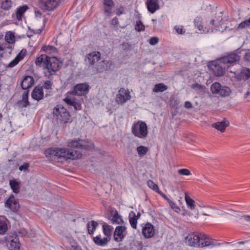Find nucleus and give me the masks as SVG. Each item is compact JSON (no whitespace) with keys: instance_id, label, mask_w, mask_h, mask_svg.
Returning <instances> with one entry per match:
<instances>
[{"instance_id":"nucleus-36","label":"nucleus","mask_w":250,"mask_h":250,"mask_svg":"<svg viewBox=\"0 0 250 250\" xmlns=\"http://www.w3.org/2000/svg\"><path fill=\"white\" fill-rule=\"evenodd\" d=\"M231 92L230 88L227 86H221L218 95L222 97H227L229 95Z\"/></svg>"},{"instance_id":"nucleus-43","label":"nucleus","mask_w":250,"mask_h":250,"mask_svg":"<svg viewBox=\"0 0 250 250\" xmlns=\"http://www.w3.org/2000/svg\"><path fill=\"white\" fill-rule=\"evenodd\" d=\"M147 185L150 188L156 192H158L160 190L158 186L151 180H149L147 182Z\"/></svg>"},{"instance_id":"nucleus-11","label":"nucleus","mask_w":250,"mask_h":250,"mask_svg":"<svg viewBox=\"0 0 250 250\" xmlns=\"http://www.w3.org/2000/svg\"><path fill=\"white\" fill-rule=\"evenodd\" d=\"M126 227L125 226H119L116 227L114 232V240L120 242L123 241L127 234Z\"/></svg>"},{"instance_id":"nucleus-38","label":"nucleus","mask_w":250,"mask_h":250,"mask_svg":"<svg viewBox=\"0 0 250 250\" xmlns=\"http://www.w3.org/2000/svg\"><path fill=\"white\" fill-rule=\"evenodd\" d=\"M167 88V87L166 85H165L164 83H161L156 84L154 88H153V91L155 92H163L165 90H166Z\"/></svg>"},{"instance_id":"nucleus-35","label":"nucleus","mask_w":250,"mask_h":250,"mask_svg":"<svg viewBox=\"0 0 250 250\" xmlns=\"http://www.w3.org/2000/svg\"><path fill=\"white\" fill-rule=\"evenodd\" d=\"M60 3L59 0H48V11L53 10Z\"/></svg>"},{"instance_id":"nucleus-32","label":"nucleus","mask_w":250,"mask_h":250,"mask_svg":"<svg viewBox=\"0 0 250 250\" xmlns=\"http://www.w3.org/2000/svg\"><path fill=\"white\" fill-rule=\"evenodd\" d=\"M98 226V223L97 222L94 221H91L88 223L87 225V230L89 234H92L94 233L97 227Z\"/></svg>"},{"instance_id":"nucleus-12","label":"nucleus","mask_w":250,"mask_h":250,"mask_svg":"<svg viewBox=\"0 0 250 250\" xmlns=\"http://www.w3.org/2000/svg\"><path fill=\"white\" fill-rule=\"evenodd\" d=\"M131 99L130 92L128 90L121 88L116 95V101L119 104H123Z\"/></svg>"},{"instance_id":"nucleus-44","label":"nucleus","mask_w":250,"mask_h":250,"mask_svg":"<svg viewBox=\"0 0 250 250\" xmlns=\"http://www.w3.org/2000/svg\"><path fill=\"white\" fill-rule=\"evenodd\" d=\"M28 8V7L25 5L18 7L17 9L16 16H22Z\"/></svg>"},{"instance_id":"nucleus-34","label":"nucleus","mask_w":250,"mask_h":250,"mask_svg":"<svg viewBox=\"0 0 250 250\" xmlns=\"http://www.w3.org/2000/svg\"><path fill=\"white\" fill-rule=\"evenodd\" d=\"M7 230V225L5 218L0 217V234H4Z\"/></svg>"},{"instance_id":"nucleus-2","label":"nucleus","mask_w":250,"mask_h":250,"mask_svg":"<svg viewBox=\"0 0 250 250\" xmlns=\"http://www.w3.org/2000/svg\"><path fill=\"white\" fill-rule=\"evenodd\" d=\"M48 154L58 158H63L66 160L79 159L82 157V154L80 151L69 150L66 148H48V159L49 158Z\"/></svg>"},{"instance_id":"nucleus-19","label":"nucleus","mask_w":250,"mask_h":250,"mask_svg":"<svg viewBox=\"0 0 250 250\" xmlns=\"http://www.w3.org/2000/svg\"><path fill=\"white\" fill-rule=\"evenodd\" d=\"M63 101L68 105L73 106L76 110L82 109L81 104L79 102L76 101L74 99L68 97L67 94L66 97L63 99Z\"/></svg>"},{"instance_id":"nucleus-46","label":"nucleus","mask_w":250,"mask_h":250,"mask_svg":"<svg viewBox=\"0 0 250 250\" xmlns=\"http://www.w3.org/2000/svg\"><path fill=\"white\" fill-rule=\"evenodd\" d=\"M135 29L137 32L144 31L145 29V25L141 21H136L135 25Z\"/></svg>"},{"instance_id":"nucleus-7","label":"nucleus","mask_w":250,"mask_h":250,"mask_svg":"<svg viewBox=\"0 0 250 250\" xmlns=\"http://www.w3.org/2000/svg\"><path fill=\"white\" fill-rule=\"evenodd\" d=\"M62 62L55 57H48V72L50 74H54L62 67Z\"/></svg>"},{"instance_id":"nucleus-55","label":"nucleus","mask_w":250,"mask_h":250,"mask_svg":"<svg viewBox=\"0 0 250 250\" xmlns=\"http://www.w3.org/2000/svg\"><path fill=\"white\" fill-rule=\"evenodd\" d=\"M29 167V165L28 163H24L19 167V170L21 171H26Z\"/></svg>"},{"instance_id":"nucleus-41","label":"nucleus","mask_w":250,"mask_h":250,"mask_svg":"<svg viewBox=\"0 0 250 250\" xmlns=\"http://www.w3.org/2000/svg\"><path fill=\"white\" fill-rule=\"evenodd\" d=\"M12 2L10 0H3L1 3V7L5 10H8L11 7Z\"/></svg>"},{"instance_id":"nucleus-1","label":"nucleus","mask_w":250,"mask_h":250,"mask_svg":"<svg viewBox=\"0 0 250 250\" xmlns=\"http://www.w3.org/2000/svg\"><path fill=\"white\" fill-rule=\"evenodd\" d=\"M185 242L190 246L203 248L213 245V242L204 233H191L185 237Z\"/></svg>"},{"instance_id":"nucleus-58","label":"nucleus","mask_w":250,"mask_h":250,"mask_svg":"<svg viewBox=\"0 0 250 250\" xmlns=\"http://www.w3.org/2000/svg\"><path fill=\"white\" fill-rule=\"evenodd\" d=\"M67 250H82L81 247L78 245L77 246H73V248H68Z\"/></svg>"},{"instance_id":"nucleus-57","label":"nucleus","mask_w":250,"mask_h":250,"mask_svg":"<svg viewBox=\"0 0 250 250\" xmlns=\"http://www.w3.org/2000/svg\"><path fill=\"white\" fill-rule=\"evenodd\" d=\"M157 193L159 194L164 199L167 200L168 203L169 202V201L171 200L166 196V194L162 192L160 190H159Z\"/></svg>"},{"instance_id":"nucleus-49","label":"nucleus","mask_w":250,"mask_h":250,"mask_svg":"<svg viewBox=\"0 0 250 250\" xmlns=\"http://www.w3.org/2000/svg\"><path fill=\"white\" fill-rule=\"evenodd\" d=\"M168 204L171 208L176 212L179 213L181 209L173 201L171 200L169 201Z\"/></svg>"},{"instance_id":"nucleus-48","label":"nucleus","mask_w":250,"mask_h":250,"mask_svg":"<svg viewBox=\"0 0 250 250\" xmlns=\"http://www.w3.org/2000/svg\"><path fill=\"white\" fill-rule=\"evenodd\" d=\"M66 239L67 241L69 243V244L70 245V247L69 248H73V246H77L79 245L77 244V243L76 242V241L72 238L71 236H66Z\"/></svg>"},{"instance_id":"nucleus-14","label":"nucleus","mask_w":250,"mask_h":250,"mask_svg":"<svg viewBox=\"0 0 250 250\" xmlns=\"http://www.w3.org/2000/svg\"><path fill=\"white\" fill-rule=\"evenodd\" d=\"M108 218L113 224L122 225L124 223L122 216L115 209H110Z\"/></svg>"},{"instance_id":"nucleus-52","label":"nucleus","mask_w":250,"mask_h":250,"mask_svg":"<svg viewBox=\"0 0 250 250\" xmlns=\"http://www.w3.org/2000/svg\"><path fill=\"white\" fill-rule=\"evenodd\" d=\"M102 66L104 67V69L107 70L108 68H110V65H112V62L110 61H103L102 62Z\"/></svg>"},{"instance_id":"nucleus-31","label":"nucleus","mask_w":250,"mask_h":250,"mask_svg":"<svg viewBox=\"0 0 250 250\" xmlns=\"http://www.w3.org/2000/svg\"><path fill=\"white\" fill-rule=\"evenodd\" d=\"M185 201L186 202L188 208L191 210H193L195 208V202L189 196H188L187 193H185Z\"/></svg>"},{"instance_id":"nucleus-56","label":"nucleus","mask_w":250,"mask_h":250,"mask_svg":"<svg viewBox=\"0 0 250 250\" xmlns=\"http://www.w3.org/2000/svg\"><path fill=\"white\" fill-rule=\"evenodd\" d=\"M205 208L208 210L207 211L209 213H212L214 211L217 210L216 208L210 206H207L205 207Z\"/></svg>"},{"instance_id":"nucleus-13","label":"nucleus","mask_w":250,"mask_h":250,"mask_svg":"<svg viewBox=\"0 0 250 250\" xmlns=\"http://www.w3.org/2000/svg\"><path fill=\"white\" fill-rule=\"evenodd\" d=\"M89 90V85L86 83L78 84L74 87L73 90L67 92V94H73L78 96H83L86 95Z\"/></svg>"},{"instance_id":"nucleus-47","label":"nucleus","mask_w":250,"mask_h":250,"mask_svg":"<svg viewBox=\"0 0 250 250\" xmlns=\"http://www.w3.org/2000/svg\"><path fill=\"white\" fill-rule=\"evenodd\" d=\"M174 29L178 34L183 35L186 32V30L183 25H176Z\"/></svg>"},{"instance_id":"nucleus-26","label":"nucleus","mask_w":250,"mask_h":250,"mask_svg":"<svg viewBox=\"0 0 250 250\" xmlns=\"http://www.w3.org/2000/svg\"><path fill=\"white\" fill-rule=\"evenodd\" d=\"M93 240L97 245L100 246H105L109 241L108 240V238H105V237L102 238L101 235L94 237L93 238Z\"/></svg>"},{"instance_id":"nucleus-63","label":"nucleus","mask_w":250,"mask_h":250,"mask_svg":"<svg viewBox=\"0 0 250 250\" xmlns=\"http://www.w3.org/2000/svg\"><path fill=\"white\" fill-rule=\"evenodd\" d=\"M50 85V82H49V81H48V84H47V85H48V89H49V88Z\"/></svg>"},{"instance_id":"nucleus-60","label":"nucleus","mask_w":250,"mask_h":250,"mask_svg":"<svg viewBox=\"0 0 250 250\" xmlns=\"http://www.w3.org/2000/svg\"><path fill=\"white\" fill-rule=\"evenodd\" d=\"M192 106V104L190 102L187 101L185 103V107L187 108H191Z\"/></svg>"},{"instance_id":"nucleus-25","label":"nucleus","mask_w":250,"mask_h":250,"mask_svg":"<svg viewBox=\"0 0 250 250\" xmlns=\"http://www.w3.org/2000/svg\"><path fill=\"white\" fill-rule=\"evenodd\" d=\"M146 5L148 11L152 14L159 8L158 0H147Z\"/></svg>"},{"instance_id":"nucleus-39","label":"nucleus","mask_w":250,"mask_h":250,"mask_svg":"<svg viewBox=\"0 0 250 250\" xmlns=\"http://www.w3.org/2000/svg\"><path fill=\"white\" fill-rule=\"evenodd\" d=\"M20 104L22 107H26L29 104L28 101V91H25L23 93L22 100L20 102Z\"/></svg>"},{"instance_id":"nucleus-64","label":"nucleus","mask_w":250,"mask_h":250,"mask_svg":"<svg viewBox=\"0 0 250 250\" xmlns=\"http://www.w3.org/2000/svg\"><path fill=\"white\" fill-rule=\"evenodd\" d=\"M46 49H47V48H46V46H44V47H43V48H42V50H43V51H46Z\"/></svg>"},{"instance_id":"nucleus-21","label":"nucleus","mask_w":250,"mask_h":250,"mask_svg":"<svg viewBox=\"0 0 250 250\" xmlns=\"http://www.w3.org/2000/svg\"><path fill=\"white\" fill-rule=\"evenodd\" d=\"M25 54L26 50H22L17 55V56L9 63V64H8V66L9 67H13L16 65L20 61L22 60L24 58V57L25 56Z\"/></svg>"},{"instance_id":"nucleus-59","label":"nucleus","mask_w":250,"mask_h":250,"mask_svg":"<svg viewBox=\"0 0 250 250\" xmlns=\"http://www.w3.org/2000/svg\"><path fill=\"white\" fill-rule=\"evenodd\" d=\"M242 218L246 222L250 223V215H244L242 216Z\"/></svg>"},{"instance_id":"nucleus-30","label":"nucleus","mask_w":250,"mask_h":250,"mask_svg":"<svg viewBox=\"0 0 250 250\" xmlns=\"http://www.w3.org/2000/svg\"><path fill=\"white\" fill-rule=\"evenodd\" d=\"M103 3L105 12L110 14L111 10L114 6V2L113 0H104Z\"/></svg>"},{"instance_id":"nucleus-62","label":"nucleus","mask_w":250,"mask_h":250,"mask_svg":"<svg viewBox=\"0 0 250 250\" xmlns=\"http://www.w3.org/2000/svg\"><path fill=\"white\" fill-rule=\"evenodd\" d=\"M47 47H48V50H49V49L52 50L53 48V47L52 46H50V45H48Z\"/></svg>"},{"instance_id":"nucleus-4","label":"nucleus","mask_w":250,"mask_h":250,"mask_svg":"<svg viewBox=\"0 0 250 250\" xmlns=\"http://www.w3.org/2000/svg\"><path fill=\"white\" fill-rule=\"evenodd\" d=\"M66 146L69 148H78L84 150H92L94 148L93 144L83 139L72 140L67 142Z\"/></svg>"},{"instance_id":"nucleus-10","label":"nucleus","mask_w":250,"mask_h":250,"mask_svg":"<svg viewBox=\"0 0 250 250\" xmlns=\"http://www.w3.org/2000/svg\"><path fill=\"white\" fill-rule=\"evenodd\" d=\"M240 56L235 53H230L227 56H224L220 59V62L223 63L227 68L234 65L236 62L239 61Z\"/></svg>"},{"instance_id":"nucleus-33","label":"nucleus","mask_w":250,"mask_h":250,"mask_svg":"<svg viewBox=\"0 0 250 250\" xmlns=\"http://www.w3.org/2000/svg\"><path fill=\"white\" fill-rule=\"evenodd\" d=\"M5 41L9 43H14L15 42V36L12 31L6 32L5 36Z\"/></svg>"},{"instance_id":"nucleus-23","label":"nucleus","mask_w":250,"mask_h":250,"mask_svg":"<svg viewBox=\"0 0 250 250\" xmlns=\"http://www.w3.org/2000/svg\"><path fill=\"white\" fill-rule=\"evenodd\" d=\"M43 97V88L42 87H36L32 93V97L37 101L42 99Z\"/></svg>"},{"instance_id":"nucleus-45","label":"nucleus","mask_w":250,"mask_h":250,"mask_svg":"<svg viewBox=\"0 0 250 250\" xmlns=\"http://www.w3.org/2000/svg\"><path fill=\"white\" fill-rule=\"evenodd\" d=\"M250 26V17L248 20H245L241 22L238 25L237 29H242L247 28Z\"/></svg>"},{"instance_id":"nucleus-27","label":"nucleus","mask_w":250,"mask_h":250,"mask_svg":"<svg viewBox=\"0 0 250 250\" xmlns=\"http://www.w3.org/2000/svg\"><path fill=\"white\" fill-rule=\"evenodd\" d=\"M113 229V227L106 223H104L103 225L104 234L105 236V238H108V240H110V239Z\"/></svg>"},{"instance_id":"nucleus-5","label":"nucleus","mask_w":250,"mask_h":250,"mask_svg":"<svg viewBox=\"0 0 250 250\" xmlns=\"http://www.w3.org/2000/svg\"><path fill=\"white\" fill-rule=\"evenodd\" d=\"M53 112L57 119L62 122L66 124L72 122L70 113L63 106L57 105L54 108Z\"/></svg>"},{"instance_id":"nucleus-9","label":"nucleus","mask_w":250,"mask_h":250,"mask_svg":"<svg viewBox=\"0 0 250 250\" xmlns=\"http://www.w3.org/2000/svg\"><path fill=\"white\" fill-rule=\"evenodd\" d=\"M141 227L142 235L145 238H151L155 235V227L151 223L149 222L143 223L141 224Z\"/></svg>"},{"instance_id":"nucleus-51","label":"nucleus","mask_w":250,"mask_h":250,"mask_svg":"<svg viewBox=\"0 0 250 250\" xmlns=\"http://www.w3.org/2000/svg\"><path fill=\"white\" fill-rule=\"evenodd\" d=\"M125 8L124 6L122 5H119L117 6L116 9V14L118 15L123 14L124 13Z\"/></svg>"},{"instance_id":"nucleus-29","label":"nucleus","mask_w":250,"mask_h":250,"mask_svg":"<svg viewBox=\"0 0 250 250\" xmlns=\"http://www.w3.org/2000/svg\"><path fill=\"white\" fill-rule=\"evenodd\" d=\"M20 182L15 180H11L9 181V185L13 192L18 193L20 191Z\"/></svg>"},{"instance_id":"nucleus-20","label":"nucleus","mask_w":250,"mask_h":250,"mask_svg":"<svg viewBox=\"0 0 250 250\" xmlns=\"http://www.w3.org/2000/svg\"><path fill=\"white\" fill-rule=\"evenodd\" d=\"M194 24L195 26L198 28L200 31V33H208L209 32V29L204 27L202 19L200 17H197L194 20Z\"/></svg>"},{"instance_id":"nucleus-22","label":"nucleus","mask_w":250,"mask_h":250,"mask_svg":"<svg viewBox=\"0 0 250 250\" xmlns=\"http://www.w3.org/2000/svg\"><path fill=\"white\" fill-rule=\"evenodd\" d=\"M34 83V79L32 77L25 76L21 82V86L23 89H27L32 86Z\"/></svg>"},{"instance_id":"nucleus-61","label":"nucleus","mask_w":250,"mask_h":250,"mask_svg":"<svg viewBox=\"0 0 250 250\" xmlns=\"http://www.w3.org/2000/svg\"><path fill=\"white\" fill-rule=\"evenodd\" d=\"M112 23H113V24H117L118 20H117V19L116 18H114L112 20Z\"/></svg>"},{"instance_id":"nucleus-50","label":"nucleus","mask_w":250,"mask_h":250,"mask_svg":"<svg viewBox=\"0 0 250 250\" xmlns=\"http://www.w3.org/2000/svg\"><path fill=\"white\" fill-rule=\"evenodd\" d=\"M178 173L181 175L188 176L191 174L190 171L187 168H182L178 170Z\"/></svg>"},{"instance_id":"nucleus-28","label":"nucleus","mask_w":250,"mask_h":250,"mask_svg":"<svg viewBox=\"0 0 250 250\" xmlns=\"http://www.w3.org/2000/svg\"><path fill=\"white\" fill-rule=\"evenodd\" d=\"M237 77L240 80H248L250 77V69L247 68H243Z\"/></svg>"},{"instance_id":"nucleus-6","label":"nucleus","mask_w":250,"mask_h":250,"mask_svg":"<svg viewBox=\"0 0 250 250\" xmlns=\"http://www.w3.org/2000/svg\"><path fill=\"white\" fill-rule=\"evenodd\" d=\"M5 242L9 250H20L21 246L18 236L15 233L6 235Z\"/></svg>"},{"instance_id":"nucleus-16","label":"nucleus","mask_w":250,"mask_h":250,"mask_svg":"<svg viewBox=\"0 0 250 250\" xmlns=\"http://www.w3.org/2000/svg\"><path fill=\"white\" fill-rule=\"evenodd\" d=\"M5 206L13 211H17L19 208L18 200L13 195H11L6 200Z\"/></svg>"},{"instance_id":"nucleus-18","label":"nucleus","mask_w":250,"mask_h":250,"mask_svg":"<svg viewBox=\"0 0 250 250\" xmlns=\"http://www.w3.org/2000/svg\"><path fill=\"white\" fill-rule=\"evenodd\" d=\"M36 66L43 69H47V54H41L35 61Z\"/></svg>"},{"instance_id":"nucleus-17","label":"nucleus","mask_w":250,"mask_h":250,"mask_svg":"<svg viewBox=\"0 0 250 250\" xmlns=\"http://www.w3.org/2000/svg\"><path fill=\"white\" fill-rule=\"evenodd\" d=\"M86 58L90 65L94 64L101 58V53L98 51H93L87 55Z\"/></svg>"},{"instance_id":"nucleus-15","label":"nucleus","mask_w":250,"mask_h":250,"mask_svg":"<svg viewBox=\"0 0 250 250\" xmlns=\"http://www.w3.org/2000/svg\"><path fill=\"white\" fill-rule=\"evenodd\" d=\"M226 21L223 20L222 17H215V19L210 21V23L214 26V28L219 31H223L226 27Z\"/></svg>"},{"instance_id":"nucleus-37","label":"nucleus","mask_w":250,"mask_h":250,"mask_svg":"<svg viewBox=\"0 0 250 250\" xmlns=\"http://www.w3.org/2000/svg\"><path fill=\"white\" fill-rule=\"evenodd\" d=\"M136 151L138 154L139 156L142 157L146 154L148 151V148L147 147L140 146L137 147Z\"/></svg>"},{"instance_id":"nucleus-40","label":"nucleus","mask_w":250,"mask_h":250,"mask_svg":"<svg viewBox=\"0 0 250 250\" xmlns=\"http://www.w3.org/2000/svg\"><path fill=\"white\" fill-rule=\"evenodd\" d=\"M221 86H222L219 83H214L212 84L210 87V90L212 93L218 94Z\"/></svg>"},{"instance_id":"nucleus-8","label":"nucleus","mask_w":250,"mask_h":250,"mask_svg":"<svg viewBox=\"0 0 250 250\" xmlns=\"http://www.w3.org/2000/svg\"><path fill=\"white\" fill-rule=\"evenodd\" d=\"M210 69L216 76H221L225 73V69L227 66L220 62V59L216 61H212L208 64Z\"/></svg>"},{"instance_id":"nucleus-24","label":"nucleus","mask_w":250,"mask_h":250,"mask_svg":"<svg viewBox=\"0 0 250 250\" xmlns=\"http://www.w3.org/2000/svg\"><path fill=\"white\" fill-rule=\"evenodd\" d=\"M229 123L227 121H223L214 123L212 125V127L216 129L223 132L225 131L226 127L229 125Z\"/></svg>"},{"instance_id":"nucleus-54","label":"nucleus","mask_w":250,"mask_h":250,"mask_svg":"<svg viewBox=\"0 0 250 250\" xmlns=\"http://www.w3.org/2000/svg\"><path fill=\"white\" fill-rule=\"evenodd\" d=\"M244 59L245 61L250 62V49L245 53L244 56Z\"/></svg>"},{"instance_id":"nucleus-42","label":"nucleus","mask_w":250,"mask_h":250,"mask_svg":"<svg viewBox=\"0 0 250 250\" xmlns=\"http://www.w3.org/2000/svg\"><path fill=\"white\" fill-rule=\"evenodd\" d=\"M129 222L131 227L134 229H136L137 225V218H136L135 213L133 214V216L132 217H130V215H129Z\"/></svg>"},{"instance_id":"nucleus-3","label":"nucleus","mask_w":250,"mask_h":250,"mask_svg":"<svg viewBox=\"0 0 250 250\" xmlns=\"http://www.w3.org/2000/svg\"><path fill=\"white\" fill-rule=\"evenodd\" d=\"M131 132L135 137L140 139H144L148 135L147 126L145 122L139 121L132 125Z\"/></svg>"},{"instance_id":"nucleus-53","label":"nucleus","mask_w":250,"mask_h":250,"mask_svg":"<svg viewBox=\"0 0 250 250\" xmlns=\"http://www.w3.org/2000/svg\"><path fill=\"white\" fill-rule=\"evenodd\" d=\"M158 42L159 38L156 37H153L150 38L149 43L150 44L154 45L156 44Z\"/></svg>"}]
</instances>
